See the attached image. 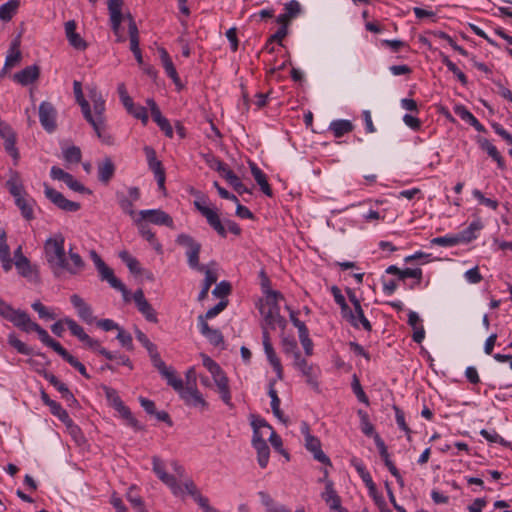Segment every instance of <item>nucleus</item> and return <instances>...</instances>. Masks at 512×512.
Listing matches in <instances>:
<instances>
[{"label": "nucleus", "mask_w": 512, "mask_h": 512, "mask_svg": "<svg viewBox=\"0 0 512 512\" xmlns=\"http://www.w3.org/2000/svg\"><path fill=\"white\" fill-rule=\"evenodd\" d=\"M8 343L20 354L31 355L33 353V349L19 340L14 333L8 335Z\"/></svg>", "instance_id": "09e8293b"}, {"label": "nucleus", "mask_w": 512, "mask_h": 512, "mask_svg": "<svg viewBox=\"0 0 512 512\" xmlns=\"http://www.w3.org/2000/svg\"><path fill=\"white\" fill-rule=\"evenodd\" d=\"M265 354L274 371L277 374V379H283V368L280 362V359L277 357L275 350L272 345H266L264 348Z\"/></svg>", "instance_id": "e433bc0d"}, {"label": "nucleus", "mask_w": 512, "mask_h": 512, "mask_svg": "<svg viewBox=\"0 0 512 512\" xmlns=\"http://www.w3.org/2000/svg\"><path fill=\"white\" fill-rule=\"evenodd\" d=\"M352 390L354 394L356 395L359 402L369 405V398L367 397L366 393L364 392L360 381L356 375L353 376V380L351 383Z\"/></svg>", "instance_id": "bf43d9fd"}, {"label": "nucleus", "mask_w": 512, "mask_h": 512, "mask_svg": "<svg viewBox=\"0 0 512 512\" xmlns=\"http://www.w3.org/2000/svg\"><path fill=\"white\" fill-rule=\"evenodd\" d=\"M251 418H252L251 426L253 428L252 438H256V436L263 437V435L260 431L261 428H267L270 431L273 430L272 426L264 418H261L259 416H255V415H251Z\"/></svg>", "instance_id": "49530a36"}, {"label": "nucleus", "mask_w": 512, "mask_h": 512, "mask_svg": "<svg viewBox=\"0 0 512 512\" xmlns=\"http://www.w3.org/2000/svg\"><path fill=\"white\" fill-rule=\"evenodd\" d=\"M143 220L144 219L141 218V219L136 221L137 225H138V228H139L140 235L144 239H146L151 245H153V247H154V249L156 251H161L162 250V245L157 240L155 234L152 232V230L149 227V225L144 223Z\"/></svg>", "instance_id": "473e14b6"}, {"label": "nucleus", "mask_w": 512, "mask_h": 512, "mask_svg": "<svg viewBox=\"0 0 512 512\" xmlns=\"http://www.w3.org/2000/svg\"><path fill=\"white\" fill-rule=\"evenodd\" d=\"M94 115L90 111V117L85 118L86 121L93 127L98 128V124L105 122V102L102 99L94 100L93 103Z\"/></svg>", "instance_id": "c756f323"}, {"label": "nucleus", "mask_w": 512, "mask_h": 512, "mask_svg": "<svg viewBox=\"0 0 512 512\" xmlns=\"http://www.w3.org/2000/svg\"><path fill=\"white\" fill-rule=\"evenodd\" d=\"M160 374L163 378L166 379L167 384L170 385L179 394L185 388L183 386L182 379L177 377L175 371L171 367H168L166 370L162 371V373H160Z\"/></svg>", "instance_id": "58836bf2"}, {"label": "nucleus", "mask_w": 512, "mask_h": 512, "mask_svg": "<svg viewBox=\"0 0 512 512\" xmlns=\"http://www.w3.org/2000/svg\"><path fill=\"white\" fill-rule=\"evenodd\" d=\"M284 13L290 18L294 19L301 14L302 8L297 0H290L284 4Z\"/></svg>", "instance_id": "052dcab7"}, {"label": "nucleus", "mask_w": 512, "mask_h": 512, "mask_svg": "<svg viewBox=\"0 0 512 512\" xmlns=\"http://www.w3.org/2000/svg\"><path fill=\"white\" fill-rule=\"evenodd\" d=\"M66 362H68L73 368H75L83 377L90 379L91 376L88 374L86 367L73 355H71L66 349L60 355Z\"/></svg>", "instance_id": "c03bdc74"}, {"label": "nucleus", "mask_w": 512, "mask_h": 512, "mask_svg": "<svg viewBox=\"0 0 512 512\" xmlns=\"http://www.w3.org/2000/svg\"><path fill=\"white\" fill-rule=\"evenodd\" d=\"M305 447L313 453L314 459L325 465H331L329 457L322 451L321 442L318 438L308 434L305 438Z\"/></svg>", "instance_id": "a211bd4d"}, {"label": "nucleus", "mask_w": 512, "mask_h": 512, "mask_svg": "<svg viewBox=\"0 0 512 512\" xmlns=\"http://www.w3.org/2000/svg\"><path fill=\"white\" fill-rule=\"evenodd\" d=\"M65 237L62 233H56L44 242V254L54 276L59 277L64 271L70 275L79 274L85 267L82 257L73 252L72 247L68 251L69 259L65 251Z\"/></svg>", "instance_id": "f257e3e1"}, {"label": "nucleus", "mask_w": 512, "mask_h": 512, "mask_svg": "<svg viewBox=\"0 0 512 512\" xmlns=\"http://www.w3.org/2000/svg\"><path fill=\"white\" fill-rule=\"evenodd\" d=\"M454 113L465 122L471 124L476 118L464 105L458 104L454 106Z\"/></svg>", "instance_id": "774afa93"}, {"label": "nucleus", "mask_w": 512, "mask_h": 512, "mask_svg": "<svg viewBox=\"0 0 512 512\" xmlns=\"http://www.w3.org/2000/svg\"><path fill=\"white\" fill-rule=\"evenodd\" d=\"M139 215L142 219H147L149 222L156 225H164L169 228L174 227V222L172 217L163 210L160 209H149V210H141Z\"/></svg>", "instance_id": "ddd939ff"}, {"label": "nucleus", "mask_w": 512, "mask_h": 512, "mask_svg": "<svg viewBox=\"0 0 512 512\" xmlns=\"http://www.w3.org/2000/svg\"><path fill=\"white\" fill-rule=\"evenodd\" d=\"M281 298L267 299L268 310L261 309V314L264 316L265 325L271 329H275L276 326L284 329L287 325L286 319L280 314V306L278 300Z\"/></svg>", "instance_id": "39448f33"}, {"label": "nucleus", "mask_w": 512, "mask_h": 512, "mask_svg": "<svg viewBox=\"0 0 512 512\" xmlns=\"http://www.w3.org/2000/svg\"><path fill=\"white\" fill-rule=\"evenodd\" d=\"M36 332L39 336V339L43 344L53 349L58 355H61L65 348L56 340L50 337L48 332L42 328L38 323H34L31 327V332Z\"/></svg>", "instance_id": "4be33fe9"}, {"label": "nucleus", "mask_w": 512, "mask_h": 512, "mask_svg": "<svg viewBox=\"0 0 512 512\" xmlns=\"http://www.w3.org/2000/svg\"><path fill=\"white\" fill-rule=\"evenodd\" d=\"M342 317L350 323L355 329L362 327L365 331L371 332L372 325L364 314L362 306H358L353 310L351 308L346 311Z\"/></svg>", "instance_id": "9b49d317"}, {"label": "nucleus", "mask_w": 512, "mask_h": 512, "mask_svg": "<svg viewBox=\"0 0 512 512\" xmlns=\"http://www.w3.org/2000/svg\"><path fill=\"white\" fill-rule=\"evenodd\" d=\"M34 204L35 200L29 195L22 196L15 200V205L19 208L21 215L28 221L34 219Z\"/></svg>", "instance_id": "bb28decb"}, {"label": "nucleus", "mask_w": 512, "mask_h": 512, "mask_svg": "<svg viewBox=\"0 0 512 512\" xmlns=\"http://www.w3.org/2000/svg\"><path fill=\"white\" fill-rule=\"evenodd\" d=\"M200 333L207 338L210 344L219 346L223 344L224 339L220 330L211 328L206 321H203L202 317L197 319Z\"/></svg>", "instance_id": "6ab92c4d"}, {"label": "nucleus", "mask_w": 512, "mask_h": 512, "mask_svg": "<svg viewBox=\"0 0 512 512\" xmlns=\"http://www.w3.org/2000/svg\"><path fill=\"white\" fill-rule=\"evenodd\" d=\"M482 228L483 223L480 219L472 221L466 229L456 234L459 244H467L475 240L477 238V232Z\"/></svg>", "instance_id": "b1692460"}, {"label": "nucleus", "mask_w": 512, "mask_h": 512, "mask_svg": "<svg viewBox=\"0 0 512 512\" xmlns=\"http://www.w3.org/2000/svg\"><path fill=\"white\" fill-rule=\"evenodd\" d=\"M73 90L76 97V101L81 107V111L83 113L84 118L90 117V104L83 96L81 83L79 81H74Z\"/></svg>", "instance_id": "ea45409f"}, {"label": "nucleus", "mask_w": 512, "mask_h": 512, "mask_svg": "<svg viewBox=\"0 0 512 512\" xmlns=\"http://www.w3.org/2000/svg\"><path fill=\"white\" fill-rule=\"evenodd\" d=\"M195 208L206 218L208 224L223 238L227 236L225 225L221 222L218 213L205 205V200L194 201Z\"/></svg>", "instance_id": "0eeeda50"}, {"label": "nucleus", "mask_w": 512, "mask_h": 512, "mask_svg": "<svg viewBox=\"0 0 512 512\" xmlns=\"http://www.w3.org/2000/svg\"><path fill=\"white\" fill-rule=\"evenodd\" d=\"M354 126L349 120H335L330 123L329 129L333 132L336 138H340L345 134L351 132Z\"/></svg>", "instance_id": "c9c22d12"}, {"label": "nucleus", "mask_w": 512, "mask_h": 512, "mask_svg": "<svg viewBox=\"0 0 512 512\" xmlns=\"http://www.w3.org/2000/svg\"><path fill=\"white\" fill-rule=\"evenodd\" d=\"M70 302L77 310V314L82 321L86 322L87 324H92L95 321L91 306L87 304L78 294L71 295Z\"/></svg>", "instance_id": "2eb2a0df"}, {"label": "nucleus", "mask_w": 512, "mask_h": 512, "mask_svg": "<svg viewBox=\"0 0 512 512\" xmlns=\"http://www.w3.org/2000/svg\"><path fill=\"white\" fill-rule=\"evenodd\" d=\"M7 320L26 333L31 332V327L35 323L26 311L20 309H13Z\"/></svg>", "instance_id": "dca6fc26"}, {"label": "nucleus", "mask_w": 512, "mask_h": 512, "mask_svg": "<svg viewBox=\"0 0 512 512\" xmlns=\"http://www.w3.org/2000/svg\"><path fill=\"white\" fill-rule=\"evenodd\" d=\"M259 277L261 280L260 285H261L262 291L266 295L267 299H274V298L283 299L284 298V296L281 292L271 290V288H270L271 281H270L269 277L267 276L265 270L262 269L259 272Z\"/></svg>", "instance_id": "4c0bfd02"}, {"label": "nucleus", "mask_w": 512, "mask_h": 512, "mask_svg": "<svg viewBox=\"0 0 512 512\" xmlns=\"http://www.w3.org/2000/svg\"><path fill=\"white\" fill-rule=\"evenodd\" d=\"M44 194L55 206L63 211L76 212L81 208L79 202L68 200L61 192L51 188L46 183L44 184Z\"/></svg>", "instance_id": "6e6552de"}, {"label": "nucleus", "mask_w": 512, "mask_h": 512, "mask_svg": "<svg viewBox=\"0 0 512 512\" xmlns=\"http://www.w3.org/2000/svg\"><path fill=\"white\" fill-rule=\"evenodd\" d=\"M227 305L228 300H221L214 307L208 309L204 315H199L198 317H202L203 321L207 322L208 319H212L221 313L227 307Z\"/></svg>", "instance_id": "680f3d73"}, {"label": "nucleus", "mask_w": 512, "mask_h": 512, "mask_svg": "<svg viewBox=\"0 0 512 512\" xmlns=\"http://www.w3.org/2000/svg\"><path fill=\"white\" fill-rule=\"evenodd\" d=\"M480 435L485 439L487 440L488 442L490 443H497V444H500L502 446H509V442L506 441L503 437H501L497 432L496 430L492 429V430H487V429H482L480 431Z\"/></svg>", "instance_id": "8fccbe9b"}, {"label": "nucleus", "mask_w": 512, "mask_h": 512, "mask_svg": "<svg viewBox=\"0 0 512 512\" xmlns=\"http://www.w3.org/2000/svg\"><path fill=\"white\" fill-rule=\"evenodd\" d=\"M127 112L129 114H131L133 117H135L136 119L141 120V122L144 125H146L148 123L149 117H148V113H147V110L145 107H143L141 105L134 104V107L130 110H127Z\"/></svg>", "instance_id": "338daca9"}, {"label": "nucleus", "mask_w": 512, "mask_h": 512, "mask_svg": "<svg viewBox=\"0 0 512 512\" xmlns=\"http://www.w3.org/2000/svg\"><path fill=\"white\" fill-rule=\"evenodd\" d=\"M154 110L155 111H153V113L151 115L152 119L157 123L159 128L164 132L166 137L172 138L173 137V129H172L170 122L168 121L167 118H165L162 115L160 110H156V109H154Z\"/></svg>", "instance_id": "a19ab883"}, {"label": "nucleus", "mask_w": 512, "mask_h": 512, "mask_svg": "<svg viewBox=\"0 0 512 512\" xmlns=\"http://www.w3.org/2000/svg\"><path fill=\"white\" fill-rule=\"evenodd\" d=\"M432 245H438L442 247H453L459 244L457 235H445L440 237H435L431 240Z\"/></svg>", "instance_id": "4d7b16f0"}, {"label": "nucleus", "mask_w": 512, "mask_h": 512, "mask_svg": "<svg viewBox=\"0 0 512 512\" xmlns=\"http://www.w3.org/2000/svg\"><path fill=\"white\" fill-rule=\"evenodd\" d=\"M53 387H55L60 394L66 392L69 388L63 382H61L54 374L43 370L39 372Z\"/></svg>", "instance_id": "5fc2aeb1"}, {"label": "nucleus", "mask_w": 512, "mask_h": 512, "mask_svg": "<svg viewBox=\"0 0 512 512\" xmlns=\"http://www.w3.org/2000/svg\"><path fill=\"white\" fill-rule=\"evenodd\" d=\"M179 395L181 399H183L184 402L189 406H201L202 408L208 407V403L204 400L197 388L185 387Z\"/></svg>", "instance_id": "aec40b11"}, {"label": "nucleus", "mask_w": 512, "mask_h": 512, "mask_svg": "<svg viewBox=\"0 0 512 512\" xmlns=\"http://www.w3.org/2000/svg\"><path fill=\"white\" fill-rule=\"evenodd\" d=\"M442 63L451 71L462 85H467L468 80L466 75L449 59L447 55L441 54Z\"/></svg>", "instance_id": "a18cd8bd"}, {"label": "nucleus", "mask_w": 512, "mask_h": 512, "mask_svg": "<svg viewBox=\"0 0 512 512\" xmlns=\"http://www.w3.org/2000/svg\"><path fill=\"white\" fill-rule=\"evenodd\" d=\"M252 446L257 451V461L261 468H266L269 457H270V449L267 445L265 439L263 437L252 438Z\"/></svg>", "instance_id": "5701e85b"}, {"label": "nucleus", "mask_w": 512, "mask_h": 512, "mask_svg": "<svg viewBox=\"0 0 512 512\" xmlns=\"http://www.w3.org/2000/svg\"><path fill=\"white\" fill-rule=\"evenodd\" d=\"M159 54L161 58V62L163 65V68L165 69L166 74L173 80V82L178 85L180 82L178 73L176 71V68L168 54L165 48L159 49Z\"/></svg>", "instance_id": "7c9ffc66"}, {"label": "nucleus", "mask_w": 512, "mask_h": 512, "mask_svg": "<svg viewBox=\"0 0 512 512\" xmlns=\"http://www.w3.org/2000/svg\"><path fill=\"white\" fill-rule=\"evenodd\" d=\"M387 274L397 275L399 279L404 280L406 278H414L417 279L418 282L422 279V270L420 268H405L400 269L396 265H390L386 269Z\"/></svg>", "instance_id": "a878e982"}, {"label": "nucleus", "mask_w": 512, "mask_h": 512, "mask_svg": "<svg viewBox=\"0 0 512 512\" xmlns=\"http://www.w3.org/2000/svg\"><path fill=\"white\" fill-rule=\"evenodd\" d=\"M258 496L262 505L266 508L267 512H279L282 505H277L274 499L265 491L258 492Z\"/></svg>", "instance_id": "3c124183"}, {"label": "nucleus", "mask_w": 512, "mask_h": 512, "mask_svg": "<svg viewBox=\"0 0 512 512\" xmlns=\"http://www.w3.org/2000/svg\"><path fill=\"white\" fill-rule=\"evenodd\" d=\"M57 111L51 102L43 101L39 106V120L42 127L49 133L56 129Z\"/></svg>", "instance_id": "9d476101"}, {"label": "nucleus", "mask_w": 512, "mask_h": 512, "mask_svg": "<svg viewBox=\"0 0 512 512\" xmlns=\"http://www.w3.org/2000/svg\"><path fill=\"white\" fill-rule=\"evenodd\" d=\"M205 278L203 280L202 289L198 295V301H203L207 298L209 289L211 288L212 284L216 283L217 281V275L204 268Z\"/></svg>", "instance_id": "79ce46f5"}, {"label": "nucleus", "mask_w": 512, "mask_h": 512, "mask_svg": "<svg viewBox=\"0 0 512 512\" xmlns=\"http://www.w3.org/2000/svg\"><path fill=\"white\" fill-rule=\"evenodd\" d=\"M63 157L68 163H79L82 153L79 147L73 145L63 151Z\"/></svg>", "instance_id": "13d9d810"}, {"label": "nucleus", "mask_w": 512, "mask_h": 512, "mask_svg": "<svg viewBox=\"0 0 512 512\" xmlns=\"http://www.w3.org/2000/svg\"><path fill=\"white\" fill-rule=\"evenodd\" d=\"M98 128H93L97 137L106 145H113L114 138L106 131V123L102 122L97 125Z\"/></svg>", "instance_id": "e2e57ef3"}, {"label": "nucleus", "mask_w": 512, "mask_h": 512, "mask_svg": "<svg viewBox=\"0 0 512 512\" xmlns=\"http://www.w3.org/2000/svg\"><path fill=\"white\" fill-rule=\"evenodd\" d=\"M133 300L137 306V309L147 321L152 323L158 322L157 313L152 305L146 300L142 289H138L134 292Z\"/></svg>", "instance_id": "f8f14e48"}, {"label": "nucleus", "mask_w": 512, "mask_h": 512, "mask_svg": "<svg viewBox=\"0 0 512 512\" xmlns=\"http://www.w3.org/2000/svg\"><path fill=\"white\" fill-rule=\"evenodd\" d=\"M175 243L185 249L187 264L189 268L198 272L204 271V265L200 264L199 257L202 245L194 237L186 233H180L175 239Z\"/></svg>", "instance_id": "f03ea898"}, {"label": "nucleus", "mask_w": 512, "mask_h": 512, "mask_svg": "<svg viewBox=\"0 0 512 512\" xmlns=\"http://www.w3.org/2000/svg\"><path fill=\"white\" fill-rule=\"evenodd\" d=\"M275 380H271L269 383L268 394L271 398V408L274 416L280 421L286 423L287 419L284 418L283 412L280 409V398L278 397L277 391L274 388Z\"/></svg>", "instance_id": "72a5a7b5"}, {"label": "nucleus", "mask_w": 512, "mask_h": 512, "mask_svg": "<svg viewBox=\"0 0 512 512\" xmlns=\"http://www.w3.org/2000/svg\"><path fill=\"white\" fill-rule=\"evenodd\" d=\"M472 194L481 205L487 206V207L491 208L492 210H497V208L499 206L497 200L486 198L483 195V193L478 189H474Z\"/></svg>", "instance_id": "0e129e2a"}, {"label": "nucleus", "mask_w": 512, "mask_h": 512, "mask_svg": "<svg viewBox=\"0 0 512 512\" xmlns=\"http://www.w3.org/2000/svg\"><path fill=\"white\" fill-rule=\"evenodd\" d=\"M98 180L107 184L115 174V165L110 157H105L102 162L98 163Z\"/></svg>", "instance_id": "393cba45"}, {"label": "nucleus", "mask_w": 512, "mask_h": 512, "mask_svg": "<svg viewBox=\"0 0 512 512\" xmlns=\"http://www.w3.org/2000/svg\"><path fill=\"white\" fill-rule=\"evenodd\" d=\"M158 478L171 489V492L175 496H178L183 492V489L178 484L176 478L173 475L168 474L166 471Z\"/></svg>", "instance_id": "de8ad7c7"}, {"label": "nucleus", "mask_w": 512, "mask_h": 512, "mask_svg": "<svg viewBox=\"0 0 512 512\" xmlns=\"http://www.w3.org/2000/svg\"><path fill=\"white\" fill-rule=\"evenodd\" d=\"M322 498L331 508H340L341 498L333 487L331 480L326 481L325 491L322 493Z\"/></svg>", "instance_id": "2f4dec72"}, {"label": "nucleus", "mask_w": 512, "mask_h": 512, "mask_svg": "<svg viewBox=\"0 0 512 512\" xmlns=\"http://www.w3.org/2000/svg\"><path fill=\"white\" fill-rule=\"evenodd\" d=\"M116 339L120 342V344L125 347L127 350H133V339L130 333L126 332L123 328L118 329V334Z\"/></svg>", "instance_id": "69168bd1"}, {"label": "nucleus", "mask_w": 512, "mask_h": 512, "mask_svg": "<svg viewBox=\"0 0 512 512\" xmlns=\"http://www.w3.org/2000/svg\"><path fill=\"white\" fill-rule=\"evenodd\" d=\"M110 15V25L114 34H119L121 31V23L124 20L122 8H108Z\"/></svg>", "instance_id": "37998d69"}, {"label": "nucleus", "mask_w": 512, "mask_h": 512, "mask_svg": "<svg viewBox=\"0 0 512 512\" xmlns=\"http://www.w3.org/2000/svg\"><path fill=\"white\" fill-rule=\"evenodd\" d=\"M63 321L73 336L77 337L80 341L86 339L85 336L87 333L84 331L83 327L80 326L75 320L67 317L64 318Z\"/></svg>", "instance_id": "603ef678"}, {"label": "nucleus", "mask_w": 512, "mask_h": 512, "mask_svg": "<svg viewBox=\"0 0 512 512\" xmlns=\"http://www.w3.org/2000/svg\"><path fill=\"white\" fill-rule=\"evenodd\" d=\"M144 152L147 157L148 167L154 173L159 189L165 190V169L161 161L157 159L155 150L150 146H145Z\"/></svg>", "instance_id": "1a4fd4ad"}, {"label": "nucleus", "mask_w": 512, "mask_h": 512, "mask_svg": "<svg viewBox=\"0 0 512 512\" xmlns=\"http://www.w3.org/2000/svg\"><path fill=\"white\" fill-rule=\"evenodd\" d=\"M249 165H250L251 173H252L255 181L257 182V184L260 186V189L262 190V192L266 196L272 197L273 192H272V189L267 181V178H266V175L264 174V172L253 162H250Z\"/></svg>", "instance_id": "cd10ccee"}, {"label": "nucleus", "mask_w": 512, "mask_h": 512, "mask_svg": "<svg viewBox=\"0 0 512 512\" xmlns=\"http://www.w3.org/2000/svg\"><path fill=\"white\" fill-rule=\"evenodd\" d=\"M90 256L99 272L101 280L107 281L112 288L120 291L124 299L127 301L129 291L126 288V286L122 283V281L119 280L114 275L113 270L106 265V263L102 260V258L98 255V253L95 250H92L90 252Z\"/></svg>", "instance_id": "7ed1b4c3"}, {"label": "nucleus", "mask_w": 512, "mask_h": 512, "mask_svg": "<svg viewBox=\"0 0 512 512\" xmlns=\"http://www.w3.org/2000/svg\"><path fill=\"white\" fill-rule=\"evenodd\" d=\"M40 67L36 64L30 65L13 75V80L22 86H27L38 80Z\"/></svg>", "instance_id": "f3484780"}, {"label": "nucleus", "mask_w": 512, "mask_h": 512, "mask_svg": "<svg viewBox=\"0 0 512 512\" xmlns=\"http://www.w3.org/2000/svg\"><path fill=\"white\" fill-rule=\"evenodd\" d=\"M20 6V0H9L0 6V20L9 22L17 13Z\"/></svg>", "instance_id": "f704fd0d"}, {"label": "nucleus", "mask_w": 512, "mask_h": 512, "mask_svg": "<svg viewBox=\"0 0 512 512\" xmlns=\"http://www.w3.org/2000/svg\"><path fill=\"white\" fill-rule=\"evenodd\" d=\"M116 197H117L118 204H119L120 208L122 209V211L124 213L130 215L131 217H133L135 215V211L133 209L134 201L130 200L127 196H125L123 193H120V192L116 193Z\"/></svg>", "instance_id": "6e6d98bb"}, {"label": "nucleus", "mask_w": 512, "mask_h": 512, "mask_svg": "<svg viewBox=\"0 0 512 512\" xmlns=\"http://www.w3.org/2000/svg\"><path fill=\"white\" fill-rule=\"evenodd\" d=\"M294 366L306 377V383L316 392H319V383L317 381L319 369L302 358L301 352H295Z\"/></svg>", "instance_id": "423d86ee"}, {"label": "nucleus", "mask_w": 512, "mask_h": 512, "mask_svg": "<svg viewBox=\"0 0 512 512\" xmlns=\"http://www.w3.org/2000/svg\"><path fill=\"white\" fill-rule=\"evenodd\" d=\"M5 186L14 200L28 195L17 171H11L10 178L6 181Z\"/></svg>", "instance_id": "412c9836"}, {"label": "nucleus", "mask_w": 512, "mask_h": 512, "mask_svg": "<svg viewBox=\"0 0 512 512\" xmlns=\"http://www.w3.org/2000/svg\"><path fill=\"white\" fill-rule=\"evenodd\" d=\"M212 377L218 388V392L222 401L229 407H233V403L231 401V392L229 389V380L222 368L218 370V372H215V374H212Z\"/></svg>", "instance_id": "4468645a"}, {"label": "nucleus", "mask_w": 512, "mask_h": 512, "mask_svg": "<svg viewBox=\"0 0 512 512\" xmlns=\"http://www.w3.org/2000/svg\"><path fill=\"white\" fill-rule=\"evenodd\" d=\"M14 258H15V266H16L19 274L22 275L23 277L30 276L32 273V266L30 264L29 259L23 255L21 246H19L14 251Z\"/></svg>", "instance_id": "c85d7f7f"}, {"label": "nucleus", "mask_w": 512, "mask_h": 512, "mask_svg": "<svg viewBox=\"0 0 512 512\" xmlns=\"http://www.w3.org/2000/svg\"><path fill=\"white\" fill-rule=\"evenodd\" d=\"M4 142V148L5 150L15 159L17 160L19 158V153L17 148L15 147L16 144V136L14 132L8 133L7 135H4L2 137Z\"/></svg>", "instance_id": "864d4df0"}, {"label": "nucleus", "mask_w": 512, "mask_h": 512, "mask_svg": "<svg viewBox=\"0 0 512 512\" xmlns=\"http://www.w3.org/2000/svg\"><path fill=\"white\" fill-rule=\"evenodd\" d=\"M105 393L113 408L127 421L128 425L133 427L136 431L144 429L139 421L132 415L130 409L121 400L115 389L105 387Z\"/></svg>", "instance_id": "20e7f679"}]
</instances>
